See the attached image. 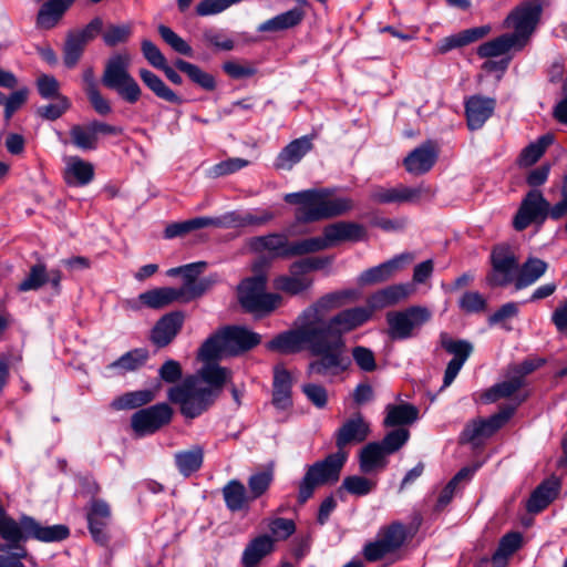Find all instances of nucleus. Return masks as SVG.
<instances>
[{
  "label": "nucleus",
  "mask_w": 567,
  "mask_h": 567,
  "mask_svg": "<svg viewBox=\"0 0 567 567\" xmlns=\"http://www.w3.org/2000/svg\"><path fill=\"white\" fill-rule=\"evenodd\" d=\"M248 164H249V162L244 158H239V157L228 158V159L221 161V162L213 165L210 168H208L207 176L210 178H218L220 176L233 174V173L246 167Z\"/></svg>",
  "instance_id": "nucleus-58"
},
{
  "label": "nucleus",
  "mask_w": 567,
  "mask_h": 567,
  "mask_svg": "<svg viewBox=\"0 0 567 567\" xmlns=\"http://www.w3.org/2000/svg\"><path fill=\"white\" fill-rule=\"evenodd\" d=\"M132 34L131 24H111L103 32V41L107 47H115L120 43H125L128 41Z\"/></svg>",
  "instance_id": "nucleus-59"
},
{
  "label": "nucleus",
  "mask_w": 567,
  "mask_h": 567,
  "mask_svg": "<svg viewBox=\"0 0 567 567\" xmlns=\"http://www.w3.org/2000/svg\"><path fill=\"white\" fill-rule=\"evenodd\" d=\"M357 298V293L353 290L336 291L327 293L321 297L317 302L307 308L302 312V318L311 322L320 332L321 329L327 324V313L336 308H340L346 305L348 300Z\"/></svg>",
  "instance_id": "nucleus-18"
},
{
  "label": "nucleus",
  "mask_w": 567,
  "mask_h": 567,
  "mask_svg": "<svg viewBox=\"0 0 567 567\" xmlns=\"http://www.w3.org/2000/svg\"><path fill=\"white\" fill-rule=\"evenodd\" d=\"M301 390L308 401H310L316 408L323 409L328 403V392L324 386L317 383H305Z\"/></svg>",
  "instance_id": "nucleus-63"
},
{
  "label": "nucleus",
  "mask_w": 567,
  "mask_h": 567,
  "mask_svg": "<svg viewBox=\"0 0 567 567\" xmlns=\"http://www.w3.org/2000/svg\"><path fill=\"white\" fill-rule=\"evenodd\" d=\"M524 381L513 371H508L506 380L492 386L485 394L486 402H495L502 398H508L524 386Z\"/></svg>",
  "instance_id": "nucleus-48"
},
{
  "label": "nucleus",
  "mask_w": 567,
  "mask_h": 567,
  "mask_svg": "<svg viewBox=\"0 0 567 567\" xmlns=\"http://www.w3.org/2000/svg\"><path fill=\"white\" fill-rule=\"evenodd\" d=\"M491 32L489 25H482L466 29L462 32L451 34L440 40L435 47V53L444 54L453 49L465 47L475 42Z\"/></svg>",
  "instance_id": "nucleus-30"
},
{
  "label": "nucleus",
  "mask_w": 567,
  "mask_h": 567,
  "mask_svg": "<svg viewBox=\"0 0 567 567\" xmlns=\"http://www.w3.org/2000/svg\"><path fill=\"white\" fill-rule=\"evenodd\" d=\"M94 166L78 156L71 157L66 164L64 178L66 184L84 186L92 182Z\"/></svg>",
  "instance_id": "nucleus-34"
},
{
  "label": "nucleus",
  "mask_w": 567,
  "mask_h": 567,
  "mask_svg": "<svg viewBox=\"0 0 567 567\" xmlns=\"http://www.w3.org/2000/svg\"><path fill=\"white\" fill-rule=\"evenodd\" d=\"M365 235L363 226L355 223L338 221L324 227L321 237L324 249L342 241H358Z\"/></svg>",
  "instance_id": "nucleus-24"
},
{
  "label": "nucleus",
  "mask_w": 567,
  "mask_h": 567,
  "mask_svg": "<svg viewBox=\"0 0 567 567\" xmlns=\"http://www.w3.org/2000/svg\"><path fill=\"white\" fill-rule=\"evenodd\" d=\"M371 317V309H368L367 306L342 310L328 319L327 324L321 329V336L333 340L342 339L344 333L361 327Z\"/></svg>",
  "instance_id": "nucleus-16"
},
{
  "label": "nucleus",
  "mask_w": 567,
  "mask_h": 567,
  "mask_svg": "<svg viewBox=\"0 0 567 567\" xmlns=\"http://www.w3.org/2000/svg\"><path fill=\"white\" fill-rule=\"evenodd\" d=\"M522 546V535L509 533L502 537L496 551L492 556L493 567H506L509 557Z\"/></svg>",
  "instance_id": "nucleus-47"
},
{
  "label": "nucleus",
  "mask_w": 567,
  "mask_h": 567,
  "mask_svg": "<svg viewBox=\"0 0 567 567\" xmlns=\"http://www.w3.org/2000/svg\"><path fill=\"white\" fill-rule=\"evenodd\" d=\"M62 272L59 269H52L50 272L43 262H38L30 268L28 276L19 284L18 290L27 292L39 290L45 284L50 282L53 290L59 293L61 291Z\"/></svg>",
  "instance_id": "nucleus-23"
},
{
  "label": "nucleus",
  "mask_w": 567,
  "mask_h": 567,
  "mask_svg": "<svg viewBox=\"0 0 567 567\" xmlns=\"http://www.w3.org/2000/svg\"><path fill=\"white\" fill-rule=\"evenodd\" d=\"M311 352L319 358L308 365V374L312 375H336L344 371L350 361L344 357L343 339L333 340L320 336L311 348Z\"/></svg>",
  "instance_id": "nucleus-6"
},
{
  "label": "nucleus",
  "mask_w": 567,
  "mask_h": 567,
  "mask_svg": "<svg viewBox=\"0 0 567 567\" xmlns=\"http://www.w3.org/2000/svg\"><path fill=\"white\" fill-rule=\"evenodd\" d=\"M321 250H324V247L320 236L289 243V258Z\"/></svg>",
  "instance_id": "nucleus-61"
},
{
  "label": "nucleus",
  "mask_w": 567,
  "mask_h": 567,
  "mask_svg": "<svg viewBox=\"0 0 567 567\" xmlns=\"http://www.w3.org/2000/svg\"><path fill=\"white\" fill-rule=\"evenodd\" d=\"M299 327L275 337L268 344V349L289 354L300 352L305 347L310 350L321 332L308 320L299 317Z\"/></svg>",
  "instance_id": "nucleus-10"
},
{
  "label": "nucleus",
  "mask_w": 567,
  "mask_h": 567,
  "mask_svg": "<svg viewBox=\"0 0 567 567\" xmlns=\"http://www.w3.org/2000/svg\"><path fill=\"white\" fill-rule=\"evenodd\" d=\"M55 103L43 105L37 109V114L48 121H54L61 117L71 106L66 96H58Z\"/></svg>",
  "instance_id": "nucleus-60"
},
{
  "label": "nucleus",
  "mask_w": 567,
  "mask_h": 567,
  "mask_svg": "<svg viewBox=\"0 0 567 567\" xmlns=\"http://www.w3.org/2000/svg\"><path fill=\"white\" fill-rule=\"evenodd\" d=\"M274 475L271 471H260L257 473H254L248 478V491H249V497L251 499H256L260 497L262 494L267 492L269 488L271 482H272Z\"/></svg>",
  "instance_id": "nucleus-54"
},
{
  "label": "nucleus",
  "mask_w": 567,
  "mask_h": 567,
  "mask_svg": "<svg viewBox=\"0 0 567 567\" xmlns=\"http://www.w3.org/2000/svg\"><path fill=\"white\" fill-rule=\"evenodd\" d=\"M173 410L166 403H158L135 412L131 419L133 430L140 434H151L171 422Z\"/></svg>",
  "instance_id": "nucleus-19"
},
{
  "label": "nucleus",
  "mask_w": 567,
  "mask_h": 567,
  "mask_svg": "<svg viewBox=\"0 0 567 567\" xmlns=\"http://www.w3.org/2000/svg\"><path fill=\"white\" fill-rule=\"evenodd\" d=\"M250 245L257 251L268 250L274 257L289 258V241L282 234L254 237Z\"/></svg>",
  "instance_id": "nucleus-35"
},
{
  "label": "nucleus",
  "mask_w": 567,
  "mask_h": 567,
  "mask_svg": "<svg viewBox=\"0 0 567 567\" xmlns=\"http://www.w3.org/2000/svg\"><path fill=\"white\" fill-rule=\"evenodd\" d=\"M86 44L83 41L76 39L70 32L68 33L64 49H63V61L68 68H74L82 56Z\"/></svg>",
  "instance_id": "nucleus-57"
},
{
  "label": "nucleus",
  "mask_w": 567,
  "mask_h": 567,
  "mask_svg": "<svg viewBox=\"0 0 567 567\" xmlns=\"http://www.w3.org/2000/svg\"><path fill=\"white\" fill-rule=\"evenodd\" d=\"M29 95L28 87H21L12 92L7 99L3 96L4 118L9 121L25 102Z\"/></svg>",
  "instance_id": "nucleus-62"
},
{
  "label": "nucleus",
  "mask_w": 567,
  "mask_h": 567,
  "mask_svg": "<svg viewBox=\"0 0 567 567\" xmlns=\"http://www.w3.org/2000/svg\"><path fill=\"white\" fill-rule=\"evenodd\" d=\"M148 357L150 354L146 349H134L110 363L106 369L111 371H118L121 373L132 372L143 367L148 360Z\"/></svg>",
  "instance_id": "nucleus-43"
},
{
  "label": "nucleus",
  "mask_w": 567,
  "mask_h": 567,
  "mask_svg": "<svg viewBox=\"0 0 567 567\" xmlns=\"http://www.w3.org/2000/svg\"><path fill=\"white\" fill-rule=\"evenodd\" d=\"M70 136L73 145L80 150L91 151L97 146V141L90 123L86 125H73L70 130Z\"/></svg>",
  "instance_id": "nucleus-53"
},
{
  "label": "nucleus",
  "mask_w": 567,
  "mask_h": 567,
  "mask_svg": "<svg viewBox=\"0 0 567 567\" xmlns=\"http://www.w3.org/2000/svg\"><path fill=\"white\" fill-rule=\"evenodd\" d=\"M412 292L408 284L391 285L372 293L367 300V308L371 309V316L375 310L394 306L406 299Z\"/></svg>",
  "instance_id": "nucleus-27"
},
{
  "label": "nucleus",
  "mask_w": 567,
  "mask_h": 567,
  "mask_svg": "<svg viewBox=\"0 0 567 567\" xmlns=\"http://www.w3.org/2000/svg\"><path fill=\"white\" fill-rule=\"evenodd\" d=\"M311 148L312 143L308 136L293 140L276 157L275 168L290 171Z\"/></svg>",
  "instance_id": "nucleus-29"
},
{
  "label": "nucleus",
  "mask_w": 567,
  "mask_h": 567,
  "mask_svg": "<svg viewBox=\"0 0 567 567\" xmlns=\"http://www.w3.org/2000/svg\"><path fill=\"white\" fill-rule=\"evenodd\" d=\"M357 298V293L353 290L336 291L327 293L321 297L317 302L307 308L302 312V318L311 322L320 332L321 329L327 324V313L336 308H340L346 305L348 300Z\"/></svg>",
  "instance_id": "nucleus-17"
},
{
  "label": "nucleus",
  "mask_w": 567,
  "mask_h": 567,
  "mask_svg": "<svg viewBox=\"0 0 567 567\" xmlns=\"http://www.w3.org/2000/svg\"><path fill=\"white\" fill-rule=\"evenodd\" d=\"M267 279L264 275L247 278L238 287V299L243 308L255 315H268L279 308L282 297L266 292Z\"/></svg>",
  "instance_id": "nucleus-7"
},
{
  "label": "nucleus",
  "mask_w": 567,
  "mask_h": 567,
  "mask_svg": "<svg viewBox=\"0 0 567 567\" xmlns=\"http://www.w3.org/2000/svg\"><path fill=\"white\" fill-rule=\"evenodd\" d=\"M218 281V277L216 275H210L205 278L195 279V281L188 286H182L178 288L179 299L182 302H187L193 299H196L204 295L208 289H210Z\"/></svg>",
  "instance_id": "nucleus-52"
},
{
  "label": "nucleus",
  "mask_w": 567,
  "mask_h": 567,
  "mask_svg": "<svg viewBox=\"0 0 567 567\" xmlns=\"http://www.w3.org/2000/svg\"><path fill=\"white\" fill-rule=\"evenodd\" d=\"M543 12L539 0H529L520 3L504 20L503 27L513 29L509 33L520 47H525L535 32Z\"/></svg>",
  "instance_id": "nucleus-9"
},
{
  "label": "nucleus",
  "mask_w": 567,
  "mask_h": 567,
  "mask_svg": "<svg viewBox=\"0 0 567 567\" xmlns=\"http://www.w3.org/2000/svg\"><path fill=\"white\" fill-rule=\"evenodd\" d=\"M385 411L386 416L384 419V425L386 426L411 424L419 417V410L409 403L398 405L389 404Z\"/></svg>",
  "instance_id": "nucleus-46"
},
{
  "label": "nucleus",
  "mask_w": 567,
  "mask_h": 567,
  "mask_svg": "<svg viewBox=\"0 0 567 567\" xmlns=\"http://www.w3.org/2000/svg\"><path fill=\"white\" fill-rule=\"evenodd\" d=\"M274 550V540L267 535L252 539L244 549L241 564L244 567H255Z\"/></svg>",
  "instance_id": "nucleus-37"
},
{
  "label": "nucleus",
  "mask_w": 567,
  "mask_h": 567,
  "mask_svg": "<svg viewBox=\"0 0 567 567\" xmlns=\"http://www.w3.org/2000/svg\"><path fill=\"white\" fill-rule=\"evenodd\" d=\"M550 204L539 190H529L514 217V228L520 231L533 223H544L550 216Z\"/></svg>",
  "instance_id": "nucleus-15"
},
{
  "label": "nucleus",
  "mask_w": 567,
  "mask_h": 567,
  "mask_svg": "<svg viewBox=\"0 0 567 567\" xmlns=\"http://www.w3.org/2000/svg\"><path fill=\"white\" fill-rule=\"evenodd\" d=\"M158 33L162 39L177 53L184 54L186 56H193L192 47L175 31L171 28L161 24L158 25Z\"/></svg>",
  "instance_id": "nucleus-55"
},
{
  "label": "nucleus",
  "mask_w": 567,
  "mask_h": 567,
  "mask_svg": "<svg viewBox=\"0 0 567 567\" xmlns=\"http://www.w3.org/2000/svg\"><path fill=\"white\" fill-rule=\"evenodd\" d=\"M175 66L181 72H184L195 84L206 91H213L216 87L215 78L202 70L196 64L189 63L185 60L177 59Z\"/></svg>",
  "instance_id": "nucleus-49"
},
{
  "label": "nucleus",
  "mask_w": 567,
  "mask_h": 567,
  "mask_svg": "<svg viewBox=\"0 0 567 567\" xmlns=\"http://www.w3.org/2000/svg\"><path fill=\"white\" fill-rule=\"evenodd\" d=\"M233 380V371L215 362H204L196 374L168 390V400L179 406L185 419H196L207 412Z\"/></svg>",
  "instance_id": "nucleus-1"
},
{
  "label": "nucleus",
  "mask_w": 567,
  "mask_h": 567,
  "mask_svg": "<svg viewBox=\"0 0 567 567\" xmlns=\"http://www.w3.org/2000/svg\"><path fill=\"white\" fill-rule=\"evenodd\" d=\"M327 264H329V259L319 257L295 261L290 265L288 274L274 279V288L290 296L307 292L315 281L310 272L322 269Z\"/></svg>",
  "instance_id": "nucleus-8"
},
{
  "label": "nucleus",
  "mask_w": 567,
  "mask_h": 567,
  "mask_svg": "<svg viewBox=\"0 0 567 567\" xmlns=\"http://www.w3.org/2000/svg\"><path fill=\"white\" fill-rule=\"evenodd\" d=\"M546 261L530 257L520 267L518 266V275L515 281L516 290H520L536 282L547 270Z\"/></svg>",
  "instance_id": "nucleus-38"
},
{
  "label": "nucleus",
  "mask_w": 567,
  "mask_h": 567,
  "mask_svg": "<svg viewBox=\"0 0 567 567\" xmlns=\"http://www.w3.org/2000/svg\"><path fill=\"white\" fill-rule=\"evenodd\" d=\"M414 256L410 252H404L395 256L394 258L382 262L375 267L364 270L358 278L360 285H375L390 279L396 271L402 269L404 265L412 262Z\"/></svg>",
  "instance_id": "nucleus-21"
},
{
  "label": "nucleus",
  "mask_w": 567,
  "mask_h": 567,
  "mask_svg": "<svg viewBox=\"0 0 567 567\" xmlns=\"http://www.w3.org/2000/svg\"><path fill=\"white\" fill-rule=\"evenodd\" d=\"M388 453L380 443H369L360 452V470L363 473H371L386 465Z\"/></svg>",
  "instance_id": "nucleus-42"
},
{
  "label": "nucleus",
  "mask_w": 567,
  "mask_h": 567,
  "mask_svg": "<svg viewBox=\"0 0 567 567\" xmlns=\"http://www.w3.org/2000/svg\"><path fill=\"white\" fill-rule=\"evenodd\" d=\"M223 495L227 507L233 512L240 511L245 504L251 499L249 494H247L244 484L236 480L230 481L223 488Z\"/></svg>",
  "instance_id": "nucleus-51"
},
{
  "label": "nucleus",
  "mask_w": 567,
  "mask_h": 567,
  "mask_svg": "<svg viewBox=\"0 0 567 567\" xmlns=\"http://www.w3.org/2000/svg\"><path fill=\"white\" fill-rule=\"evenodd\" d=\"M161 389V385H156L154 389H145L138 390L134 392H127L122 396L116 398L112 401L111 408L114 410H127L135 409L142 405H145L153 401L156 396V393Z\"/></svg>",
  "instance_id": "nucleus-41"
},
{
  "label": "nucleus",
  "mask_w": 567,
  "mask_h": 567,
  "mask_svg": "<svg viewBox=\"0 0 567 567\" xmlns=\"http://www.w3.org/2000/svg\"><path fill=\"white\" fill-rule=\"evenodd\" d=\"M174 460L179 473L184 476H189L200 468L204 460V450L199 445H194L190 450L177 452Z\"/></svg>",
  "instance_id": "nucleus-44"
},
{
  "label": "nucleus",
  "mask_w": 567,
  "mask_h": 567,
  "mask_svg": "<svg viewBox=\"0 0 567 567\" xmlns=\"http://www.w3.org/2000/svg\"><path fill=\"white\" fill-rule=\"evenodd\" d=\"M410 433L405 429L391 431L380 443L388 454H392L401 449L409 440Z\"/></svg>",
  "instance_id": "nucleus-64"
},
{
  "label": "nucleus",
  "mask_w": 567,
  "mask_h": 567,
  "mask_svg": "<svg viewBox=\"0 0 567 567\" xmlns=\"http://www.w3.org/2000/svg\"><path fill=\"white\" fill-rule=\"evenodd\" d=\"M183 323L179 312L162 317L152 330L151 339L157 347L167 346L177 334Z\"/></svg>",
  "instance_id": "nucleus-32"
},
{
  "label": "nucleus",
  "mask_w": 567,
  "mask_h": 567,
  "mask_svg": "<svg viewBox=\"0 0 567 567\" xmlns=\"http://www.w3.org/2000/svg\"><path fill=\"white\" fill-rule=\"evenodd\" d=\"M492 269L486 281L492 287H503L511 284L518 271V258L508 244L496 245L491 252Z\"/></svg>",
  "instance_id": "nucleus-11"
},
{
  "label": "nucleus",
  "mask_w": 567,
  "mask_h": 567,
  "mask_svg": "<svg viewBox=\"0 0 567 567\" xmlns=\"http://www.w3.org/2000/svg\"><path fill=\"white\" fill-rule=\"evenodd\" d=\"M369 432V424L360 413L343 423L336 434V444L339 451L310 465L302 477L298 493V501L301 504L312 496L317 487L338 482L348 458L343 447L351 443L363 442Z\"/></svg>",
  "instance_id": "nucleus-2"
},
{
  "label": "nucleus",
  "mask_w": 567,
  "mask_h": 567,
  "mask_svg": "<svg viewBox=\"0 0 567 567\" xmlns=\"http://www.w3.org/2000/svg\"><path fill=\"white\" fill-rule=\"evenodd\" d=\"M515 409L516 406L507 405L487 420L477 419L468 422L461 434V442L480 445L512 417Z\"/></svg>",
  "instance_id": "nucleus-14"
},
{
  "label": "nucleus",
  "mask_w": 567,
  "mask_h": 567,
  "mask_svg": "<svg viewBox=\"0 0 567 567\" xmlns=\"http://www.w3.org/2000/svg\"><path fill=\"white\" fill-rule=\"evenodd\" d=\"M437 159V152L431 142L413 150L404 159V166L410 174L423 175L427 173Z\"/></svg>",
  "instance_id": "nucleus-28"
},
{
  "label": "nucleus",
  "mask_w": 567,
  "mask_h": 567,
  "mask_svg": "<svg viewBox=\"0 0 567 567\" xmlns=\"http://www.w3.org/2000/svg\"><path fill=\"white\" fill-rule=\"evenodd\" d=\"M286 203L298 205L296 218L301 223H313L341 216L353 208L349 197L337 196L331 188H311L284 196Z\"/></svg>",
  "instance_id": "nucleus-3"
},
{
  "label": "nucleus",
  "mask_w": 567,
  "mask_h": 567,
  "mask_svg": "<svg viewBox=\"0 0 567 567\" xmlns=\"http://www.w3.org/2000/svg\"><path fill=\"white\" fill-rule=\"evenodd\" d=\"M292 379L290 373L280 364L274 368L272 404L279 410H287L292 405Z\"/></svg>",
  "instance_id": "nucleus-31"
},
{
  "label": "nucleus",
  "mask_w": 567,
  "mask_h": 567,
  "mask_svg": "<svg viewBox=\"0 0 567 567\" xmlns=\"http://www.w3.org/2000/svg\"><path fill=\"white\" fill-rule=\"evenodd\" d=\"M86 518L93 539L100 545H106L109 542L106 527L111 519V508L109 504L103 499H92Z\"/></svg>",
  "instance_id": "nucleus-22"
},
{
  "label": "nucleus",
  "mask_w": 567,
  "mask_h": 567,
  "mask_svg": "<svg viewBox=\"0 0 567 567\" xmlns=\"http://www.w3.org/2000/svg\"><path fill=\"white\" fill-rule=\"evenodd\" d=\"M434 195L435 189L423 183L414 187L400 184L395 187H375L371 190L370 198L379 204H419Z\"/></svg>",
  "instance_id": "nucleus-12"
},
{
  "label": "nucleus",
  "mask_w": 567,
  "mask_h": 567,
  "mask_svg": "<svg viewBox=\"0 0 567 567\" xmlns=\"http://www.w3.org/2000/svg\"><path fill=\"white\" fill-rule=\"evenodd\" d=\"M558 483L546 481L542 483L530 495L526 508L529 513H539L555 498Z\"/></svg>",
  "instance_id": "nucleus-45"
},
{
  "label": "nucleus",
  "mask_w": 567,
  "mask_h": 567,
  "mask_svg": "<svg viewBox=\"0 0 567 567\" xmlns=\"http://www.w3.org/2000/svg\"><path fill=\"white\" fill-rule=\"evenodd\" d=\"M554 143V135L550 133L544 134L537 138L536 142L526 146L519 156V164L528 167L534 165L545 153L546 148Z\"/></svg>",
  "instance_id": "nucleus-50"
},
{
  "label": "nucleus",
  "mask_w": 567,
  "mask_h": 567,
  "mask_svg": "<svg viewBox=\"0 0 567 567\" xmlns=\"http://www.w3.org/2000/svg\"><path fill=\"white\" fill-rule=\"evenodd\" d=\"M303 11L299 8H293L289 11L280 13L265 22L260 23L257 28L259 32H278L298 25L303 19Z\"/></svg>",
  "instance_id": "nucleus-40"
},
{
  "label": "nucleus",
  "mask_w": 567,
  "mask_h": 567,
  "mask_svg": "<svg viewBox=\"0 0 567 567\" xmlns=\"http://www.w3.org/2000/svg\"><path fill=\"white\" fill-rule=\"evenodd\" d=\"M175 301H181L178 288L163 287L142 292L137 299L126 300L125 305L133 310H138L141 306L159 309Z\"/></svg>",
  "instance_id": "nucleus-25"
},
{
  "label": "nucleus",
  "mask_w": 567,
  "mask_h": 567,
  "mask_svg": "<svg viewBox=\"0 0 567 567\" xmlns=\"http://www.w3.org/2000/svg\"><path fill=\"white\" fill-rule=\"evenodd\" d=\"M375 487V483L367 477L353 475L347 476L341 488L355 496H364L371 493Z\"/></svg>",
  "instance_id": "nucleus-56"
},
{
  "label": "nucleus",
  "mask_w": 567,
  "mask_h": 567,
  "mask_svg": "<svg viewBox=\"0 0 567 567\" xmlns=\"http://www.w3.org/2000/svg\"><path fill=\"white\" fill-rule=\"evenodd\" d=\"M495 100L482 95H473L465 102V114L470 130H480L492 116L495 109Z\"/></svg>",
  "instance_id": "nucleus-26"
},
{
  "label": "nucleus",
  "mask_w": 567,
  "mask_h": 567,
  "mask_svg": "<svg viewBox=\"0 0 567 567\" xmlns=\"http://www.w3.org/2000/svg\"><path fill=\"white\" fill-rule=\"evenodd\" d=\"M132 56L127 51L111 55L104 66L102 83L114 90L125 102L135 104L143 92L137 81L130 73Z\"/></svg>",
  "instance_id": "nucleus-5"
},
{
  "label": "nucleus",
  "mask_w": 567,
  "mask_h": 567,
  "mask_svg": "<svg viewBox=\"0 0 567 567\" xmlns=\"http://www.w3.org/2000/svg\"><path fill=\"white\" fill-rule=\"evenodd\" d=\"M440 343L446 352L454 355L445 369L443 380V386L445 388L451 385L457 377L462 367L471 355L473 346L465 340H454L446 332L440 334Z\"/></svg>",
  "instance_id": "nucleus-20"
},
{
  "label": "nucleus",
  "mask_w": 567,
  "mask_h": 567,
  "mask_svg": "<svg viewBox=\"0 0 567 567\" xmlns=\"http://www.w3.org/2000/svg\"><path fill=\"white\" fill-rule=\"evenodd\" d=\"M74 0H49L39 10L37 25L41 29H52Z\"/></svg>",
  "instance_id": "nucleus-36"
},
{
  "label": "nucleus",
  "mask_w": 567,
  "mask_h": 567,
  "mask_svg": "<svg viewBox=\"0 0 567 567\" xmlns=\"http://www.w3.org/2000/svg\"><path fill=\"white\" fill-rule=\"evenodd\" d=\"M430 318L431 312L423 307H411L405 311L389 312L386 315L389 336L398 340L411 338L413 331L421 328Z\"/></svg>",
  "instance_id": "nucleus-13"
},
{
  "label": "nucleus",
  "mask_w": 567,
  "mask_h": 567,
  "mask_svg": "<svg viewBox=\"0 0 567 567\" xmlns=\"http://www.w3.org/2000/svg\"><path fill=\"white\" fill-rule=\"evenodd\" d=\"M138 75L144 85L158 99L173 104H182L183 99L176 94L166 83L154 72L147 69H140Z\"/></svg>",
  "instance_id": "nucleus-33"
},
{
  "label": "nucleus",
  "mask_w": 567,
  "mask_h": 567,
  "mask_svg": "<svg viewBox=\"0 0 567 567\" xmlns=\"http://www.w3.org/2000/svg\"><path fill=\"white\" fill-rule=\"evenodd\" d=\"M522 49L523 47L509 33H505L481 44L477 48V54L481 58H495L506 54L512 50L520 51Z\"/></svg>",
  "instance_id": "nucleus-39"
},
{
  "label": "nucleus",
  "mask_w": 567,
  "mask_h": 567,
  "mask_svg": "<svg viewBox=\"0 0 567 567\" xmlns=\"http://www.w3.org/2000/svg\"><path fill=\"white\" fill-rule=\"evenodd\" d=\"M261 341L260 334L243 326H228L210 336L200 347L198 358L203 362L246 352Z\"/></svg>",
  "instance_id": "nucleus-4"
}]
</instances>
